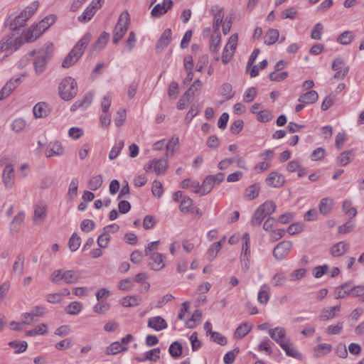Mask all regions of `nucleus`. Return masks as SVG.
I'll list each match as a JSON object with an SVG mask.
<instances>
[{
    "mask_svg": "<svg viewBox=\"0 0 364 364\" xmlns=\"http://www.w3.org/2000/svg\"><path fill=\"white\" fill-rule=\"evenodd\" d=\"M202 316V312L200 310H196L191 317L186 321L187 328H193L200 322Z\"/></svg>",
    "mask_w": 364,
    "mask_h": 364,
    "instance_id": "obj_49",
    "label": "nucleus"
},
{
    "mask_svg": "<svg viewBox=\"0 0 364 364\" xmlns=\"http://www.w3.org/2000/svg\"><path fill=\"white\" fill-rule=\"evenodd\" d=\"M192 205L193 200L191 198L188 196H185L180 203L179 209L182 213H187L189 212L190 208Z\"/></svg>",
    "mask_w": 364,
    "mask_h": 364,
    "instance_id": "obj_62",
    "label": "nucleus"
},
{
    "mask_svg": "<svg viewBox=\"0 0 364 364\" xmlns=\"http://www.w3.org/2000/svg\"><path fill=\"white\" fill-rule=\"evenodd\" d=\"M103 180L101 175L93 176L88 181V188L92 191H96L100 188L102 184Z\"/></svg>",
    "mask_w": 364,
    "mask_h": 364,
    "instance_id": "obj_52",
    "label": "nucleus"
},
{
    "mask_svg": "<svg viewBox=\"0 0 364 364\" xmlns=\"http://www.w3.org/2000/svg\"><path fill=\"white\" fill-rule=\"evenodd\" d=\"M222 248V240H219L218 242L213 243L208 250L207 255L208 259L211 261L213 260L218 253L220 252Z\"/></svg>",
    "mask_w": 364,
    "mask_h": 364,
    "instance_id": "obj_42",
    "label": "nucleus"
},
{
    "mask_svg": "<svg viewBox=\"0 0 364 364\" xmlns=\"http://www.w3.org/2000/svg\"><path fill=\"white\" fill-rule=\"evenodd\" d=\"M65 149L62 144L58 141H50L46 149V156L47 158L60 156L64 154Z\"/></svg>",
    "mask_w": 364,
    "mask_h": 364,
    "instance_id": "obj_15",
    "label": "nucleus"
},
{
    "mask_svg": "<svg viewBox=\"0 0 364 364\" xmlns=\"http://www.w3.org/2000/svg\"><path fill=\"white\" fill-rule=\"evenodd\" d=\"M79 181L78 179L74 178L70 183L68 191V196L71 199H74L77 195V188H78Z\"/></svg>",
    "mask_w": 364,
    "mask_h": 364,
    "instance_id": "obj_53",
    "label": "nucleus"
},
{
    "mask_svg": "<svg viewBox=\"0 0 364 364\" xmlns=\"http://www.w3.org/2000/svg\"><path fill=\"white\" fill-rule=\"evenodd\" d=\"M77 85L72 77H64L58 85V94L60 97L65 101H70L77 93Z\"/></svg>",
    "mask_w": 364,
    "mask_h": 364,
    "instance_id": "obj_3",
    "label": "nucleus"
},
{
    "mask_svg": "<svg viewBox=\"0 0 364 364\" xmlns=\"http://www.w3.org/2000/svg\"><path fill=\"white\" fill-rule=\"evenodd\" d=\"M38 1L32 2L10 23V29L16 31L23 26L27 20L29 19L38 9Z\"/></svg>",
    "mask_w": 364,
    "mask_h": 364,
    "instance_id": "obj_4",
    "label": "nucleus"
},
{
    "mask_svg": "<svg viewBox=\"0 0 364 364\" xmlns=\"http://www.w3.org/2000/svg\"><path fill=\"white\" fill-rule=\"evenodd\" d=\"M284 176L276 171L271 172L266 178L267 184L273 188H280L284 184Z\"/></svg>",
    "mask_w": 364,
    "mask_h": 364,
    "instance_id": "obj_19",
    "label": "nucleus"
},
{
    "mask_svg": "<svg viewBox=\"0 0 364 364\" xmlns=\"http://www.w3.org/2000/svg\"><path fill=\"white\" fill-rule=\"evenodd\" d=\"M252 329V326L247 323L240 324L234 333L235 338H242L245 336Z\"/></svg>",
    "mask_w": 364,
    "mask_h": 364,
    "instance_id": "obj_40",
    "label": "nucleus"
},
{
    "mask_svg": "<svg viewBox=\"0 0 364 364\" xmlns=\"http://www.w3.org/2000/svg\"><path fill=\"white\" fill-rule=\"evenodd\" d=\"M23 43L24 41L21 37L16 38L12 37L3 38L0 41V53L4 51L13 53L17 50Z\"/></svg>",
    "mask_w": 364,
    "mask_h": 364,
    "instance_id": "obj_7",
    "label": "nucleus"
},
{
    "mask_svg": "<svg viewBox=\"0 0 364 364\" xmlns=\"http://www.w3.org/2000/svg\"><path fill=\"white\" fill-rule=\"evenodd\" d=\"M168 168V163L166 159H155L150 161L144 166L146 172H151L152 170L156 175H164Z\"/></svg>",
    "mask_w": 364,
    "mask_h": 364,
    "instance_id": "obj_8",
    "label": "nucleus"
},
{
    "mask_svg": "<svg viewBox=\"0 0 364 364\" xmlns=\"http://www.w3.org/2000/svg\"><path fill=\"white\" fill-rule=\"evenodd\" d=\"M318 98V93L315 90H310L301 95L298 99L299 102L304 103L306 105L315 103Z\"/></svg>",
    "mask_w": 364,
    "mask_h": 364,
    "instance_id": "obj_25",
    "label": "nucleus"
},
{
    "mask_svg": "<svg viewBox=\"0 0 364 364\" xmlns=\"http://www.w3.org/2000/svg\"><path fill=\"white\" fill-rule=\"evenodd\" d=\"M93 95L90 92L85 94L81 100L76 101L70 107V110L74 112L77 109L85 110L92 103Z\"/></svg>",
    "mask_w": 364,
    "mask_h": 364,
    "instance_id": "obj_21",
    "label": "nucleus"
},
{
    "mask_svg": "<svg viewBox=\"0 0 364 364\" xmlns=\"http://www.w3.org/2000/svg\"><path fill=\"white\" fill-rule=\"evenodd\" d=\"M292 247V242L283 240L278 243L273 250V256L277 260L284 259L289 253Z\"/></svg>",
    "mask_w": 364,
    "mask_h": 364,
    "instance_id": "obj_10",
    "label": "nucleus"
},
{
    "mask_svg": "<svg viewBox=\"0 0 364 364\" xmlns=\"http://www.w3.org/2000/svg\"><path fill=\"white\" fill-rule=\"evenodd\" d=\"M126 350H127V347L123 346L119 341H115L107 348L106 353L107 355H116Z\"/></svg>",
    "mask_w": 364,
    "mask_h": 364,
    "instance_id": "obj_39",
    "label": "nucleus"
},
{
    "mask_svg": "<svg viewBox=\"0 0 364 364\" xmlns=\"http://www.w3.org/2000/svg\"><path fill=\"white\" fill-rule=\"evenodd\" d=\"M147 256L149 257V265L151 269L159 271L165 267L164 256L161 253H151V255Z\"/></svg>",
    "mask_w": 364,
    "mask_h": 364,
    "instance_id": "obj_16",
    "label": "nucleus"
},
{
    "mask_svg": "<svg viewBox=\"0 0 364 364\" xmlns=\"http://www.w3.org/2000/svg\"><path fill=\"white\" fill-rule=\"evenodd\" d=\"M259 185L258 183H254L248 186L245 190L244 196L247 200H252L255 199L259 196Z\"/></svg>",
    "mask_w": 364,
    "mask_h": 364,
    "instance_id": "obj_28",
    "label": "nucleus"
},
{
    "mask_svg": "<svg viewBox=\"0 0 364 364\" xmlns=\"http://www.w3.org/2000/svg\"><path fill=\"white\" fill-rule=\"evenodd\" d=\"M63 281L66 284H75L77 283L80 279V275L78 272L70 269L64 271V276H63Z\"/></svg>",
    "mask_w": 364,
    "mask_h": 364,
    "instance_id": "obj_31",
    "label": "nucleus"
},
{
    "mask_svg": "<svg viewBox=\"0 0 364 364\" xmlns=\"http://www.w3.org/2000/svg\"><path fill=\"white\" fill-rule=\"evenodd\" d=\"M24 218V213H18L12 220V222L11 223V228L16 232L18 231L19 227L23 223Z\"/></svg>",
    "mask_w": 364,
    "mask_h": 364,
    "instance_id": "obj_57",
    "label": "nucleus"
},
{
    "mask_svg": "<svg viewBox=\"0 0 364 364\" xmlns=\"http://www.w3.org/2000/svg\"><path fill=\"white\" fill-rule=\"evenodd\" d=\"M210 13L213 16V27L214 33H218L224 17L223 9L218 5H214L210 9Z\"/></svg>",
    "mask_w": 364,
    "mask_h": 364,
    "instance_id": "obj_14",
    "label": "nucleus"
},
{
    "mask_svg": "<svg viewBox=\"0 0 364 364\" xmlns=\"http://www.w3.org/2000/svg\"><path fill=\"white\" fill-rule=\"evenodd\" d=\"M50 56V52L47 50L45 53H43L36 58L33 64L37 74H41L43 72L46 68L48 59Z\"/></svg>",
    "mask_w": 364,
    "mask_h": 364,
    "instance_id": "obj_23",
    "label": "nucleus"
},
{
    "mask_svg": "<svg viewBox=\"0 0 364 364\" xmlns=\"http://www.w3.org/2000/svg\"><path fill=\"white\" fill-rule=\"evenodd\" d=\"M124 145V141H119L111 149L109 154V159L114 160L117 158Z\"/></svg>",
    "mask_w": 364,
    "mask_h": 364,
    "instance_id": "obj_55",
    "label": "nucleus"
},
{
    "mask_svg": "<svg viewBox=\"0 0 364 364\" xmlns=\"http://www.w3.org/2000/svg\"><path fill=\"white\" fill-rule=\"evenodd\" d=\"M21 82L20 78L11 79L0 90V101L7 98L17 87Z\"/></svg>",
    "mask_w": 364,
    "mask_h": 364,
    "instance_id": "obj_17",
    "label": "nucleus"
},
{
    "mask_svg": "<svg viewBox=\"0 0 364 364\" xmlns=\"http://www.w3.org/2000/svg\"><path fill=\"white\" fill-rule=\"evenodd\" d=\"M331 68L336 71L333 77L337 80L343 79L349 71V67L346 65L345 61L341 58H336L332 63Z\"/></svg>",
    "mask_w": 364,
    "mask_h": 364,
    "instance_id": "obj_11",
    "label": "nucleus"
},
{
    "mask_svg": "<svg viewBox=\"0 0 364 364\" xmlns=\"http://www.w3.org/2000/svg\"><path fill=\"white\" fill-rule=\"evenodd\" d=\"M12 271L14 274L19 276L22 275L24 272V257L18 255L14 262Z\"/></svg>",
    "mask_w": 364,
    "mask_h": 364,
    "instance_id": "obj_32",
    "label": "nucleus"
},
{
    "mask_svg": "<svg viewBox=\"0 0 364 364\" xmlns=\"http://www.w3.org/2000/svg\"><path fill=\"white\" fill-rule=\"evenodd\" d=\"M41 35V31H38V28L35 26H31L23 34V37L26 42L30 43L36 41Z\"/></svg>",
    "mask_w": 364,
    "mask_h": 364,
    "instance_id": "obj_37",
    "label": "nucleus"
},
{
    "mask_svg": "<svg viewBox=\"0 0 364 364\" xmlns=\"http://www.w3.org/2000/svg\"><path fill=\"white\" fill-rule=\"evenodd\" d=\"M45 311V308L41 306H36L33 307L31 312L24 313L22 314L23 317V323L24 324H30V321L27 320V317H31V320H34L35 317L41 316L43 315Z\"/></svg>",
    "mask_w": 364,
    "mask_h": 364,
    "instance_id": "obj_24",
    "label": "nucleus"
},
{
    "mask_svg": "<svg viewBox=\"0 0 364 364\" xmlns=\"http://www.w3.org/2000/svg\"><path fill=\"white\" fill-rule=\"evenodd\" d=\"M141 301L140 296H127L122 299L121 304L125 307H132L139 305Z\"/></svg>",
    "mask_w": 364,
    "mask_h": 364,
    "instance_id": "obj_30",
    "label": "nucleus"
},
{
    "mask_svg": "<svg viewBox=\"0 0 364 364\" xmlns=\"http://www.w3.org/2000/svg\"><path fill=\"white\" fill-rule=\"evenodd\" d=\"M147 326L156 331H160L167 328V323L161 316H156L148 319Z\"/></svg>",
    "mask_w": 364,
    "mask_h": 364,
    "instance_id": "obj_22",
    "label": "nucleus"
},
{
    "mask_svg": "<svg viewBox=\"0 0 364 364\" xmlns=\"http://www.w3.org/2000/svg\"><path fill=\"white\" fill-rule=\"evenodd\" d=\"M220 94L226 100L231 99L234 96L232 85L230 83H224L221 86Z\"/></svg>",
    "mask_w": 364,
    "mask_h": 364,
    "instance_id": "obj_58",
    "label": "nucleus"
},
{
    "mask_svg": "<svg viewBox=\"0 0 364 364\" xmlns=\"http://www.w3.org/2000/svg\"><path fill=\"white\" fill-rule=\"evenodd\" d=\"M173 2L172 0H164L162 3L156 4L151 11V16L152 18H159L166 14L172 9Z\"/></svg>",
    "mask_w": 364,
    "mask_h": 364,
    "instance_id": "obj_12",
    "label": "nucleus"
},
{
    "mask_svg": "<svg viewBox=\"0 0 364 364\" xmlns=\"http://www.w3.org/2000/svg\"><path fill=\"white\" fill-rule=\"evenodd\" d=\"M343 327V322H337L335 324L328 326L326 329V333L329 335H338L342 331Z\"/></svg>",
    "mask_w": 364,
    "mask_h": 364,
    "instance_id": "obj_60",
    "label": "nucleus"
},
{
    "mask_svg": "<svg viewBox=\"0 0 364 364\" xmlns=\"http://www.w3.org/2000/svg\"><path fill=\"white\" fill-rule=\"evenodd\" d=\"M168 352L171 356L174 358L180 357L183 353L182 345L178 341L173 342L169 346Z\"/></svg>",
    "mask_w": 364,
    "mask_h": 364,
    "instance_id": "obj_44",
    "label": "nucleus"
},
{
    "mask_svg": "<svg viewBox=\"0 0 364 364\" xmlns=\"http://www.w3.org/2000/svg\"><path fill=\"white\" fill-rule=\"evenodd\" d=\"M268 334L285 351L287 355L301 360V353H299L291 341L290 338L287 336V330L282 326H277L268 329Z\"/></svg>",
    "mask_w": 364,
    "mask_h": 364,
    "instance_id": "obj_1",
    "label": "nucleus"
},
{
    "mask_svg": "<svg viewBox=\"0 0 364 364\" xmlns=\"http://www.w3.org/2000/svg\"><path fill=\"white\" fill-rule=\"evenodd\" d=\"M239 352V348H235L232 350L226 353L223 358L224 363L225 364H232Z\"/></svg>",
    "mask_w": 364,
    "mask_h": 364,
    "instance_id": "obj_63",
    "label": "nucleus"
},
{
    "mask_svg": "<svg viewBox=\"0 0 364 364\" xmlns=\"http://www.w3.org/2000/svg\"><path fill=\"white\" fill-rule=\"evenodd\" d=\"M215 183L213 181V175H209L205 178L202 185L200 186V195L203 196L211 191Z\"/></svg>",
    "mask_w": 364,
    "mask_h": 364,
    "instance_id": "obj_26",
    "label": "nucleus"
},
{
    "mask_svg": "<svg viewBox=\"0 0 364 364\" xmlns=\"http://www.w3.org/2000/svg\"><path fill=\"white\" fill-rule=\"evenodd\" d=\"M200 110L201 108L199 106H192L185 117V124H188L193 118L195 117L200 112Z\"/></svg>",
    "mask_w": 364,
    "mask_h": 364,
    "instance_id": "obj_61",
    "label": "nucleus"
},
{
    "mask_svg": "<svg viewBox=\"0 0 364 364\" xmlns=\"http://www.w3.org/2000/svg\"><path fill=\"white\" fill-rule=\"evenodd\" d=\"M91 39L92 36L90 33H86L82 38H81L65 58L63 61L62 66L63 68H68L73 65L82 56Z\"/></svg>",
    "mask_w": 364,
    "mask_h": 364,
    "instance_id": "obj_2",
    "label": "nucleus"
},
{
    "mask_svg": "<svg viewBox=\"0 0 364 364\" xmlns=\"http://www.w3.org/2000/svg\"><path fill=\"white\" fill-rule=\"evenodd\" d=\"M332 350V346L330 343H321L314 347V356L319 358L329 353Z\"/></svg>",
    "mask_w": 364,
    "mask_h": 364,
    "instance_id": "obj_34",
    "label": "nucleus"
},
{
    "mask_svg": "<svg viewBox=\"0 0 364 364\" xmlns=\"http://www.w3.org/2000/svg\"><path fill=\"white\" fill-rule=\"evenodd\" d=\"M355 35L352 31H346L343 32L337 38L338 43L342 45H348L354 39Z\"/></svg>",
    "mask_w": 364,
    "mask_h": 364,
    "instance_id": "obj_48",
    "label": "nucleus"
},
{
    "mask_svg": "<svg viewBox=\"0 0 364 364\" xmlns=\"http://www.w3.org/2000/svg\"><path fill=\"white\" fill-rule=\"evenodd\" d=\"M181 187L182 188H189L192 192L200 194V184L197 181L186 178L181 182Z\"/></svg>",
    "mask_w": 364,
    "mask_h": 364,
    "instance_id": "obj_35",
    "label": "nucleus"
},
{
    "mask_svg": "<svg viewBox=\"0 0 364 364\" xmlns=\"http://www.w3.org/2000/svg\"><path fill=\"white\" fill-rule=\"evenodd\" d=\"M333 205V199L324 198L319 203V211L323 215H327L331 210Z\"/></svg>",
    "mask_w": 364,
    "mask_h": 364,
    "instance_id": "obj_41",
    "label": "nucleus"
},
{
    "mask_svg": "<svg viewBox=\"0 0 364 364\" xmlns=\"http://www.w3.org/2000/svg\"><path fill=\"white\" fill-rule=\"evenodd\" d=\"M55 16L50 15L45 17L38 24L36 25V26L38 28V31H41V34H42L55 22Z\"/></svg>",
    "mask_w": 364,
    "mask_h": 364,
    "instance_id": "obj_36",
    "label": "nucleus"
},
{
    "mask_svg": "<svg viewBox=\"0 0 364 364\" xmlns=\"http://www.w3.org/2000/svg\"><path fill=\"white\" fill-rule=\"evenodd\" d=\"M172 31L170 28L166 29L161 34L156 46V53H161L171 41Z\"/></svg>",
    "mask_w": 364,
    "mask_h": 364,
    "instance_id": "obj_18",
    "label": "nucleus"
},
{
    "mask_svg": "<svg viewBox=\"0 0 364 364\" xmlns=\"http://www.w3.org/2000/svg\"><path fill=\"white\" fill-rule=\"evenodd\" d=\"M241 255H250V237L248 232H245L242 237Z\"/></svg>",
    "mask_w": 364,
    "mask_h": 364,
    "instance_id": "obj_51",
    "label": "nucleus"
},
{
    "mask_svg": "<svg viewBox=\"0 0 364 364\" xmlns=\"http://www.w3.org/2000/svg\"><path fill=\"white\" fill-rule=\"evenodd\" d=\"M80 245V237L76 234L73 233L68 241V247L72 252L76 251Z\"/></svg>",
    "mask_w": 364,
    "mask_h": 364,
    "instance_id": "obj_59",
    "label": "nucleus"
},
{
    "mask_svg": "<svg viewBox=\"0 0 364 364\" xmlns=\"http://www.w3.org/2000/svg\"><path fill=\"white\" fill-rule=\"evenodd\" d=\"M129 23V14L124 11L120 14L113 31L112 41L114 43H117L123 38L128 30Z\"/></svg>",
    "mask_w": 364,
    "mask_h": 364,
    "instance_id": "obj_5",
    "label": "nucleus"
},
{
    "mask_svg": "<svg viewBox=\"0 0 364 364\" xmlns=\"http://www.w3.org/2000/svg\"><path fill=\"white\" fill-rule=\"evenodd\" d=\"M82 310V304L79 301H72L66 307L65 311L70 315H77Z\"/></svg>",
    "mask_w": 364,
    "mask_h": 364,
    "instance_id": "obj_46",
    "label": "nucleus"
},
{
    "mask_svg": "<svg viewBox=\"0 0 364 364\" xmlns=\"http://www.w3.org/2000/svg\"><path fill=\"white\" fill-rule=\"evenodd\" d=\"M48 333V326L45 323H41L36 326L33 329L27 331L26 335L28 336H36L37 335H45Z\"/></svg>",
    "mask_w": 364,
    "mask_h": 364,
    "instance_id": "obj_43",
    "label": "nucleus"
},
{
    "mask_svg": "<svg viewBox=\"0 0 364 364\" xmlns=\"http://www.w3.org/2000/svg\"><path fill=\"white\" fill-rule=\"evenodd\" d=\"M109 38V34L106 32H103L100 37L98 38L97 41L93 45V48L95 50L97 49H102L103 48L107 43L108 42V40Z\"/></svg>",
    "mask_w": 364,
    "mask_h": 364,
    "instance_id": "obj_54",
    "label": "nucleus"
},
{
    "mask_svg": "<svg viewBox=\"0 0 364 364\" xmlns=\"http://www.w3.org/2000/svg\"><path fill=\"white\" fill-rule=\"evenodd\" d=\"M221 42V35L220 33H214L210 38V42L209 46L210 51L212 53L218 54L219 52L220 44Z\"/></svg>",
    "mask_w": 364,
    "mask_h": 364,
    "instance_id": "obj_33",
    "label": "nucleus"
},
{
    "mask_svg": "<svg viewBox=\"0 0 364 364\" xmlns=\"http://www.w3.org/2000/svg\"><path fill=\"white\" fill-rule=\"evenodd\" d=\"M237 41L238 36L237 33L230 36L228 43L223 50L221 57L223 63L227 64L231 60L237 48Z\"/></svg>",
    "mask_w": 364,
    "mask_h": 364,
    "instance_id": "obj_6",
    "label": "nucleus"
},
{
    "mask_svg": "<svg viewBox=\"0 0 364 364\" xmlns=\"http://www.w3.org/2000/svg\"><path fill=\"white\" fill-rule=\"evenodd\" d=\"M353 159V154L351 151H346L342 152L337 157V164L339 166H344L348 164Z\"/></svg>",
    "mask_w": 364,
    "mask_h": 364,
    "instance_id": "obj_45",
    "label": "nucleus"
},
{
    "mask_svg": "<svg viewBox=\"0 0 364 364\" xmlns=\"http://www.w3.org/2000/svg\"><path fill=\"white\" fill-rule=\"evenodd\" d=\"M9 346L11 348H15V353H21L24 352L28 347V344L26 341H13L9 343Z\"/></svg>",
    "mask_w": 364,
    "mask_h": 364,
    "instance_id": "obj_56",
    "label": "nucleus"
},
{
    "mask_svg": "<svg viewBox=\"0 0 364 364\" xmlns=\"http://www.w3.org/2000/svg\"><path fill=\"white\" fill-rule=\"evenodd\" d=\"M34 213L33 221L35 224H38L43 221L46 217L47 205L44 203H38L33 207Z\"/></svg>",
    "mask_w": 364,
    "mask_h": 364,
    "instance_id": "obj_20",
    "label": "nucleus"
},
{
    "mask_svg": "<svg viewBox=\"0 0 364 364\" xmlns=\"http://www.w3.org/2000/svg\"><path fill=\"white\" fill-rule=\"evenodd\" d=\"M179 140L178 137H172L166 146V157H171L174 152L175 148L178 144Z\"/></svg>",
    "mask_w": 364,
    "mask_h": 364,
    "instance_id": "obj_50",
    "label": "nucleus"
},
{
    "mask_svg": "<svg viewBox=\"0 0 364 364\" xmlns=\"http://www.w3.org/2000/svg\"><path fill=\"white\" fill-rule=\"evenodd\" d=\"M2 181L6 189H11L15 184V172L11 164L6 165L3 171Z\"/></svg>",
    "mask_w": 364,
    "mask_h": 364,
    "instance_id": "obj_13",
    "label": "nucleus"
},
{
    "mask_svg": "<svg viewBox=\"0 0 364 364\" xmlns=\"http://www.w3.org/2000/svg\"><path fill=\"white\" fill-rule=\"evenodd\" d=\"M33 112L36 118L46 117L49 114L48 105L45 102H38L33 107Z\"/></svg>",
    "mask_w": 364,
    "mask_h": 364,
    "instance_id": "obj_27",
    "label": "nucleus"
},
{
    "mask_svg": "<svg viewBox=\"0 0 364 364\" xmlns=\"http://www.w3.org/2000/svg\"><path fill=\"white\" fill-rule=\"evenodd\" d=\"M348 245L345 242H339L334 244L331 249V254L333 257L343 255L348 250Z\"/></svg>",
    "mask_w": 364,
    "mask_h": 364,
    "instance_id": "obj_29",
    "label": "nucleus"
},
{
    "mask_svg": "<svg viewBox=\"0 0 364 364\" xmlns=\"http://www.w3.org/2000/svg\"><path fill=\"white\" fill-rule=\"evenodd\" d=\"M104 0H93L84 11V12L78 16L77 19L81 22L90 21L95 15L96 11L102 7Z\"/></svg>",
    "mask_w": 364,
    "mask_h": 364,
    "instance_id": "obj_9",
    "label": "nucleus"
},
{
    "mask_svg": "<svg viewBox=\"0 0 364 364\" xmlns=\"http://www.w3.org/2000/svg\"><path fill=\"white\" fill-rule=\"evenodd\" d=\"M279 33L278 30L271 28L264 36V43L267 45L274 44L279 38Z\"/></svg>",
    "mask_w": 364,
    "mask_h": 364,
    "instance_id": "obj_47",
    "label": "nucleus"
},
{
    "mask_svg": "<svg viewBox=\"0 0 364 364\" xmlns=\"http://www.w3.org/2000/svg\"><path fill=\"white\" fill-rule=\"evenodd\" d=\"M350 291L353 296L358 297L360 301H364V286L351 287Z\"/></svg>",
    "mask_w": 364,
    "mask_h": 364,
    "instance_id": "obj_64",
    "label": "nucleus"
},
{
    "mask_svg": "<svg viewBox=\"0 0 364 364\" xmlns=\"http://www.w3.org/2000/svg\"><path fill=\"white\" fill-rule=\"evenodd\" d=\"M350 289L351 287L349 283H345L336 287L335 290L336 299H342L347 295L351 294Z\"/></svg>",
    "mask_w": 364,
    "mask_h": 364,
    "instance_id": "obj_38",
    "label": "nucleus"
}]
</instances>
